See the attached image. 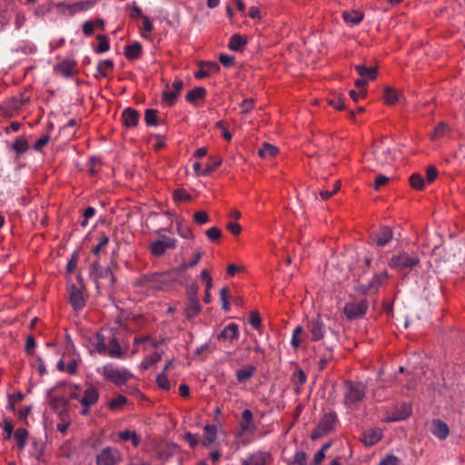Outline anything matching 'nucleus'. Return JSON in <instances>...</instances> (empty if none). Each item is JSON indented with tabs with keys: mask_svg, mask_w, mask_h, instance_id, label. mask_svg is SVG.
Listing matches in <instances>:
<instances>
[{
	"mask_svg": "<svg viewBox=\"0 0 465 465\" xmlns=\"http://www.w3.org/2000/svg\"><path fill=\"white\" fill-rule=\"evenodd\" d=\"M170 276L165 272L145 273L134 281V287L141 288L146 295H152L155 292L163 291L168 286Z\"/></svg>",
	"mask_w": 465,
	"mask_h": 465,
	"instance_id": "1",
	"label": "nucleus"
},
{
	"mask_svg": "<svg viewBox=\"0 0 465 465\" xmlns=\"http://www.w3.org/2000/svg\"><path fill=\"white\" fill-rule=\"evenodd\" d=\"M367 386L361 381H346L343 383V404L347 409L359 407L366 395Z\"/></svg>",
	"mask_w": 465,
	"mask_h": 465,
	"instance_id": "2",
	"label": "nucleus"
},
{
	"mask_svg": "<svg viewBox=\"0 0 465 465\" xmlns=\"http://www.w3.org/2000/svg\"><path fill=\"white\" fill-rule=\"evenodd\" d=\"M97 372L103 376V378L120 387L126 384L132 378L133 373L123 367H118L114 363H107L97 369Z\"/></svg>",
	"mask_w": 465,
	"mask_h": 465,
	"instance_id": "3",
	"label": "nucleus"
},
{
	"mask_svg": "<svg viewBox=\"0 0 465 465\" xmlns=\"http://www.w3.org/2000/svg\"><path fill=\"white\" fill-rule=\"evenodd\" d=\"M419 263L420 258L416 254L410 255L405 252L392 255L389 261V266L400 272L410 271Z\"/></svg>",
	"mask_w": 465,
	"mask_h": 465,
	"instance_id": "4",
	"label": "nucleus"
},
{
	"mask_svg": "<svg viewBox=\"0 0 465 465\" xmlns=\"http://www.w3.org/2000/svg\"><path fill=\"white\" fill-rule=\"evenodd\" d=\"M89 273L97 283V287L102 283V281H104L109 286L114 283L115 279L112 270L109 267L103 268L98 259L93 262Z\"/></svg>",
	"mask_w": 465,
	"mask_h": 465,
	"instance_id": "5",
	"label": "nucleus"
},
{
	"mask_svg": "<svg viewBox=\"0 0 465 465\" xmlns=\"http://www.w3.org/2000/svg\"><path fill=\"white\" fill-rule=\"evenodd\" d=\"M389 274L387 271L375 273L372 279L365 284H359L356 288L357 292L362 294L376 293L379 288L387 282Z\"/></svg>",
	"mask_w": 465,
	"mask_h": 465,
	"instance_id": "6",
	"label": "nucleus"
},
{
	"mask_svg": "<svg viewBox=\"0 0 465 465\" xmlns=\"http://www.w3.org/2000/svg\"><path fill=\"white\" fill-rule=\"evenodd\" d=\"M369 304L364 299L347 302L343 308L346 318L350 321L362 317L366 314Z\"/></svg>",
	"mask_w": 465,
	"mask_h": 465,
	"instance_id": "7",
	"label": "nucleus"
},
{
	"mask_svg": "<svg viewBox=\"0 0 465 465\" xmlns=\"http://www.w3.org/2000/svg\"><path fill=\"white\" fill-rule=\"evenodd\" d=\"M99 396V390L93 384H89L84 391L83 396L79 399V402L83 407L80 413L82 415L88 414L91 407L98 401Z\"/></svg>",
	"mask_w": 465,
	"mask_h": 465,
	"instance_id": "8",
	"label": "nucleus"
},
{
	"mask_svg": "<svg viewBox=\"0 0 465 465\" xmlns=\"http://www.w3.org/2000/svg\"><path fill=\"white\" fill-rule=\"evenodd\" d=\"M183 87V82L181 79H175L170 86L166 84L165 89L162 94L163 102L166 106L172 107L175 104L177 98L179 97Z\"/></svg>",
	"mask_w": 465,
	"mask_h": 465,
	"instance_id": "9",
	"label": "nucleus"
},
{
	"mask_svg": "<svg viewBox=\"0 0 465 465\" xmlns=\"http://www.w3.org/2000/svg\"><path fill=\"white\" fill-rule=\"evenodd\" d=\"M122 460L120 451L114 447H105L96 455V465H117Z\"/></svg>",
	"mask_w": 465,
	"mask_h": 465,
	"instance_id": "10",
	"label": "nucleus"
},
{
	"mask_svg": "<svg viewBox=\"0 0 465 465\" xmlns=\"http://www.w3.org/2000/svg\"><path fill=\"white\" fill-rule=\"evenodd\" d=\"M372 154L380 165L391 164L394 160L391 148L382 141L374 143L372 146Z\"/></svg>",
	"mask_w": 465,
	"mask_h": 465,
	"instance_id": "11",
	"label": "nucleus"
},
{
	"mask_svg": "<svg viewBox=\"0 0 465 465\" xmlns=\"http://www.w3.org/2000/svg\"><path fill=\"white\" fill-rule=\"evenodd\" d=\"M337 422L338 418L335 412L325 413L319 421L313 437H321L334 430Z\"/></svg>",
	"mask_w": 465,
	"mask_h": 465,
	"instance_id": "12",
	"label": "nucleus"
},
{
	"mask_svg": "<svg viewBox=\"0 0 465 465\" xmlns=\"http://www.w3.org/2000/svg\"><path fill=\"white\" fill-rule=\"evenodd\" d=\"M307 329L311 333V340L313 341L323 339L326 332L325 324L320 315H317L316 318H312L308 322Z\"/></svg>",
	"mask_w": 465,
	"mask_h": 465,
	"instance_id": "13",
	"label": "nucleus"
},
{
	"mask_svg": "<svg viewBox=\"0 0 465 465\" xmlns=\"http://www.w3.org/2000/svg\"><path fill=\"white\" fill-rule=\"evenodd\" d=\"M176 246V240L163 236L162 240H157L150 244V252L155 256H162L167 249H173Z\"/></svg>",
	"mask_w": 465,
	"mask_h": 465,
	"instance_id": "14",
	"label": "nucleus"
},
{
	"mask_svg": "<svg viewBox=\"0 0 465 465\" xmlns=\"http://www.w3.org/2000/svg\"><path fill=\"white\" fill-rule=\"evenodd\" d=\"M29 98L25 97L23 95L15 96L11 99L6 100L4 103L3 110L5 111V114L6 116L12 117L15 113H17L23 105L28 103Z\"/></svg>",
	"mask_w": 465,
	"mask_h": 465,
	"instance_id": "15",
	"label": "nucleus"
},
{
	"mask_svg": "<svg viewBox=\"0 0 465 465\" xmlns=\"http://www.w3.org/2000/svg\"><path fill=\"white\" fill-rule=\"evenodd\" d=\"M315 357L318 359L319 370L322 371L333 360V352L331 348L320 344L316 348Z\"/></svg>",
	"mask_w": 465,
	"mask_h": 465,
	"instance_id": "16",
	"label": "nucleus"
},
{
	"mask_svg": "<svg viewBox=\"0 0 465 465\" xmlns=\"http://www.w3.org/2000/svg\"><path fill=\"white\" fill-rule=\"evenodd\" d=\"M382 430L379 428H371L362 431L360 438L365 447H371L382 439Z\"/></svg>",
	"mask_w": 465,
	"mask_h": 465,
	"instance_id": "17",
	"label": "nucleus"
},
{
	"mask_svg": "<svg viewBox=\"0 0 465 465\" xmlns=\"http://www.w3.org/2000/svg\"><path fill=\"white\" fill-rule=\"evenodd\" d=\"M198 70L194 73L196 79H203L220 71V65L216 62H199Z\"/></svg>",
	"mask_w": 465,
	"mask_h": 465,
	"instance_id": "18",
	"label": "nucleus"
},
{
	"mask_svg": "<svg viewBox=\"0 0 465 465\" xmlns=\"http://www.w3.org/2000/svg\"><path fill=\"white\" fill-rule=\"evenodd\" d=\"M69 301L74 311H80L84 307V299L82 292L74 285L69 287Z\"/></svg>",
	"mask_w": 465,
	"mask_h": 465,
	"instance_id": "19",
	"label": "nucleus"
},
{
	"mask_svg": "<svg viewBox=\"0 0 465 465\" xmlns=\"http://www.w3.org/2000/svg\"><path fill=\"white\" fill-rule=\"evenodd\" d=\"M271 458L269 452L257 451L242 460V465H267Z\"/></svg>",
	"mask_w": 465,
	"mask_h": 465,
	"instance_id": "20",
	"label": "nucleus"
},
{
	"mask_svg": "<svg viewBox=\"0 0 465 465\" xmlns=\"http://www.w3.org/2000/svg\"><path fill=\"white\" fill-rule=\"evenodd\" d=\"M239 334L240 332L238 325L234 322H232L218 333L217 339L219 341H229L232 342L239 338Z\"/></svg>",
	"mask_w": 465,
	"mask_h": 465,
	"instance_id": "21",
	"label": "nucleus"
},
{
	"mask_svg": "<svg viewBox=\"0 0 465 465\" xmlns=\"http://www.w3.org/2000/svg\"><path fill=\"white\" fill-rule=\"evenodd\" d=\"M393 233L389 226H382L379 232L372 235V241L381 247L388 244L392 239Z\"/></svg>",
	"mask_w": 465,
	"mask_h": 465,
	"instance_id": "22",
	"label": "nucleus"
},
{
	"mask_svg": "<svg viewBox=\"0 0 465 465\" xmlns=\"http://www.w3.org/2000/svg\"><path fill=\"white\" fill-rule=\"evenodd\" d=\"M430 431L440 440H445L450 434V429L447 423L439 419L432 420Z\"/></svg>",
	"mask_w": 465,
	"mask_h": 465,
	"instance_id": "23",
	"label": "nucleus"
},
{
	"mask_svg": "<svg viewBox=\"0 0 465 465\" xmlns=\"http://www.w3.org/2000/svg\"><path fill=\"white\" fill-rule=\"evenodd\" d=\"M240 429L244 432L254 431L256 429L253 414L251 410L246 409L242 412L241 421H240Z\"/></svg>",
	"mask_w": 465,
	"mask_h": 465,
	"instance_id": "24",
	"label": "nucleus"
},
{
	"mask_svg": "<svg viewBox=\"0 0 465 465\" xmlns=\"http://www.w3.org/2000/svg\"><path fill=\"white\" fill-rule=\"evenodd\" d=\"M122 118L126 127H135L138 124L140 114L137 110L127 107L123 111Z\"/></svg>",
	"mask_w": 465,
	"mask_h": 465,
	"instance_id": "25",
	"label": "nucleus"
},
{
	"mask_svg": "<svg viewBox=\"0 0 465 465\" xmlns=\"http://www.w3.org/2000/svg\"><path fill=\"white\" fill-rule=\"evenodd\" d=\"M106 354L114 359H121L124 357V352L115 336H112L108 341L106 346Z\"/></svg>",
	"mask_w": 465,
	"mask_h": 465,
	"instance_id": "26",
	"label": "nucleus"
},
{
	"mask_svg": "<svg viewBox=\"0 0 465 465\" xmlns=\"http://www.w3.org/2000/svg\"><path fill=\"white\" fill-rule=\"evenodd\" d=\"M306 381L307 375L300 367H297L291 377V381L296 393L299 394L302 391V386L306 383Z\"/></svg>",
	"mask_w": 465,
	"mask_h": 465,
	"instance_id": "27",
	"label": "nucleus"
},
{
	"mask_svg": "<svg viewBox=\"0 0 465 465\" xmlns=\"http://www.w3.org/2000/svg\"><path fill=\"white\" fill-rule=\"evenodd\" d=\"M76 68V63L71 60H64L61 63H59L55 67V72L64 76V77H70L72 76Z\"/></svg>",
	"mask_w": 465,
	"mask_h": 465,
	"instance_id": "28",
	"label": "nucleus"
},
{
	"mask_svg": "<svg viewBox=\"0 0 465 465\" xmlns=\"http://www.w3.org/2000/svg\"><path fill=\"white\" fill-rule=\"evenodd\" d=\"M89 342L94 351L98 352L99 354L106 353V340L101 333L96 332L93 334L89 340Z\"/></svg>",
	"mask_w": 465,
	"mask_h": 465,
	"instance_id": "29",
	"label": "nucleus"
},
{
	"mask_svg": "<svg viewBox=\"0 0 465 465\" xmlns=\"http://www.w3.org/2000/svg\"><path fill=\"white\" fill-rule=\"evenodd\" d=\"M201 312V304L197 297H190L188 299L186 308L184 311L187 319H193L197 316Z\"/></svg>",
	"mask_w": 465,
	"mask_h": 465,
	"instance_id": "30",
	"label": "nucleus"
},
{
	"mask_svg": "<svg viewBox=\"0 0 465 465\" xmlns=\"http://www.w3.org/2000/svg\"><path fill=\"white\" fill-rule=\"evenodd\" d=\"M143 52L142 45L139 42H134L124 47V56L127 60L134 61L140 58Z\"/></svg>",
	"mask_w": 465,
	"mask_h": 465,
	"instance_id": "31",
	"label": "nucleus"
},
{
	"mask_svg": "<svg viewBox=\"0 0 465 465\" xmlns=\"http://www.w3.org/2000/svg\"><path fill=\"white\" fill-rule=\"evenodd\" d=\"M50 407L59 415H63L67 411L68 401L63 396H56L50 400Z\"/></svg>",
	"mask_w": 465,
	"mask_h": 465,
	"instance_id": "32",
	"label": "nucleus"
},
{
	"mask_svg": "<svg viewBox=\"0 0 465 465\" xmlns=\"http://www.w3.org/2000/svg\"><path fill=\"white\" fill-rule=\"evenodd\" d=\"M248 40L246 36L235 34L231 36L228 47L232 51L239 52L246 46Z\"/></svg>",
	"mask_w": 465,
	"mask_h": 465,
	"instance_id": "33",
	"label": "nucleus"
},
{
	"mask_svg": "<svg viewBox=\"0 0 465 465\" xmlns=\"http://www.w3.org/2000/svg\"><path fill=\"white\" fill-rule=\"evenodd\" d=\"M256 372V367L253 365H245L242 369H239L235 375L239 383L245 382L251 380Z\"/></svg>",
	"mask_w": 465,
	"mask_h": 465,
	"instance_id": "34",
	"label": "nucleus"
},
{
	"mask_svg": "<svg viewBox=\"0 0 465 465\" xmlns=\"http://www.w3.org/2000/svg\"><path fill=\"white\" fill-rule=\"evenodd\" d=\"M11 149L15 151V157L19 158L20 155L25 153L29 150V144L25 136H19L15 138L11 145Z\"/></svg>",
	"mask_w": 465,
	"mask_h": 465,
	"instance_id": "35",
	"label": "nucleus"
},
{
	"mask_svg": "<svg viewBox=\"0 0 465 465\" xmlns=\"http://www.w3.org/2000/svg\"><path fill=\"white\" fill-rule=\"evenodd\" d=\"M217 437V428L215 425L207 424L203 428V445L210 446L213 443Z\"/></svg>",
	"mask_w": 465,
	"mask_h": 465,
	"instance_id": "36",
	"label": "nucleus"
},
{
	"mask_svg": "<svg viewBox=\"0 0 465 465\" xmlns=\"http://www.w3.org/2000/svg\"><path fill=\"white\" fill-rule=\"evenodd\" d=\"M207 94V90L204 87H195L187 92L185 94L186 102L190 104L195 103L197 100L204 99Z\"/></svg>",
	"mask_w": 465,
	"mask_h": 465,
	"instance_id": "37",
	"label": "nucleus"
},
{
	"mask_svg": "<svg viewBox=\"0 0 465 465\" xmlns=\"http://www.w3.org/2000/svg\"><path fill=\"white\" fill-rule=\"evenodd\" d=\"M118 437L122 441H131L133 447L137 448L141 443V436L134 430H123L118 433Z\"/></svg>",
	"mask_w": 465,
	"mask_h": 465,
	"instance_id": "38",
	"label": "nucleus"
},
{
	"mask_svg": "<svg viewBox=\"0 0 465 465\" xmlns=\"http://www.w3.org/2000/svg\"><path fill=\"white\" fill-rule=\"evenodd\" d=\"M358 74L367 81H372L377 77V70L375 67H367L364 64H358L355 66Z\"/></svg>",
	"mask_w": 465,
	"mask_h": 465,
	"instance_id": "39",
	"label": "nucleus"
},
{
	"mask_svg": "<svg viewBox=\"0 0 465 465\" xmlns=\"http://www.w3.org/2000/svg\"><path fill=\"white\" fill-rule=\"evenodd\" d=\"M364 15L362 12L351 10L342 13V18L347 24L356 25L363 20Z\"/></svg>",
	"mask_w": 465,
	"mask_h": 465,
	"instance_id": "40",
	"label": "nucleus"
},
{
	"mask_svg": "<svg viewBox=\"0 0 465 465\" xmlns=\"http://www.w3.org/2000/svg\"><path fill=\"white\" fill-rule=\"evenodd\" d=\"M278 153V147L268 143H263L258 151L259 156L263 159L272 158L277 155Z\"/></svg>",
	"mask_w": 465,
	"mask_h": 465,
	"instance_id": "41",
	"label": "nucleus"
},
{
	"mask_svg": "<svg viewBox=\"0 0 465 465\" xmlns=\"http://www.w3.org/2000/svg\"><path fill=\"white\" fill-rule=\"evenodd\" d=\"M163 351H154L147 356L144 357L141 363V367L143 370L150 369L153 364L157 363L161 361L163 357Z\"/></svg>",
	"mask_w": 465,
	"mask_h": 465,
	"instance_id": "42",
	"label": "nucleus"
},
{
	"mask_svg": "<svg viewBox=\"0 0 465 465\" xmlns=\"http://www.w3.org/2000/svg\"><path fill=\"white\" fill-rule=\"evenodd\" d=\"M114 64L113 60L106 59L99 62L97 71L102 77H107L114 70Z\"/></svg>",
	"mask_w": 465,
	"mask_h": 465,
	"instance_id": "43",
	"label": "nucleus"
},
{
	"mask_svg": "<svg viewBox=\"0 0 465 465\" xmlns=\"http://www.w3.org/2000/svg\"><path fill=\"white\" fill-rule=\"evenodd\" d=\"M223 163L221 157H209V163L206 164L205 168L201 172V175L206 176L214 172Z\"/></svg>",
	"mask_w": 465,
	"mask_h": 465,
	"instance_id": "44",
	"label": "nucleus"
},
{
	"mask_svg": "<svg viewBox=\"0 0 465 465\" xmlns=\"http://www.w3.org/2000/svg\"><path fill=\"white\" fill-rule=\"evenodd\" d=\"M15 438L16 440L18 449L22 450L26 445L28 431L24 428H18L15 431Z\"/></svg>",
	"mask_w": 465,
	"mask_h": 465,
	"instance_id": "45",
	"label": "nucleus"
},
{
	"mask_svg": "<svg viewBox=\"0 0 465 465\" xmlns=\"http://www.w3.org/2000/svg\"><path fill=\"white\" fill-rule=\"evenodd\" d=\"M384 103L388 105H392L396 104V102L399 100V93L397 90L393 89L392 87H386L384 89Z\"/></svg>",
	"mask_w": 465,
	"mask_h": 465,
	"instance_id": "46",
	"label": "nucleus"
},
{
	"mask_svg": "<svg viewBox=\"0 0 465 465\" xmlns=\"http://www.w3.org/2000/svg\"><path fill=\"white\" fill-rule=\"evenodd\" d=\"M109 242V236L102 232L98 237L97 244L93 248L92 252L98 258L104 248Z\"/></svg>",
	"mask_w": 465,
	"mask_h": 465,
	"instance_id": "47",
	"label": "nucleus"
},
{
	"mask_svg": "<svg viewBox=\"0 0 465 465\" xmlns=\"http://www.w3.org/2000/svg\"><path fill=\"white\" fill-rule=\"evenodd\" d=\"M449 131V126L445 123H440L435 126L430 134L431 140H438L443 137Z\"/></svg>",
	"mask_w": 465,
	"mask_h": 465,
	"instance_id": "48",
	"label": "nucleus"
},
{
	"mask_svg": "<svg viewBox=\"0 0 465 465\" xmlns=\"http://www.w3.org/2000/svg\"><path fill=\"white\" fill-rule=\"evenodd\" d=\"M128 400L124 395H118L116 398L111 400L108 402V407L112 411L121 410L126 403Z\"/></svg>",
	"mask_w": 465,
	"mask_h": 465,
	"instance_id": "49",
	"label": "nucleus"
},
{
	"mask_svg": "<svg viewBox=\"0 0 465 465\" xmlns=\"http://www.w3.org/2000/svg\"><path fill=\"white\" fill-rule=\"evenodd\" d=\"M96 38H97L99 44L94 48V52L97 54H103V53L107 52L110 49L108 37L104 35H97Z\"/></svg>",
	"mask_w": 465,
	"mask_h": 465,
	"instance_id": "50",
	"label": "nucleus"
},
{
	"mask_svg": "<svg viewBox=\"0 0 465 465\" xmlns=\"http://www.w3.org/2000/svg\"><path fill=\"white\" fill-rule=\"evenodd\" d=\"M157 110L146 109L144 112V121L148 126H156L158 124Z\"/></svg>",
	"mask_w": 465,
	"mask_h": 465,
	"instance_id": "51",
	"label": "nucleus"
},
{
	"mask_svg": "<svg viewBox=\"0 0 465 465\" xmlns=\"http://www.w3.org/2000/svg\"><path fill=\"white\" fill-rule=\"evenodd\" d=\"M95 25H98V26H100L103 29L104 22L102 20H97L95 22H92V21L84 22V25H83V32H84V34L86 36L92 35L94 34V26Z\"/></svg>",
	"mask_w": 465,
	"mask_h": 465,
	"instance_id": "52",
	"label": "nucleus"
},
{
	"mask_svg": "<svg viewBox=\"0 0 465 465\" xmlns=\"http://www.w3.org/2000/svg\"><path fill=\"white\" fill-rule=\"evenodd\" d=\"M249 324L257 331H260L262 329V319L261 315L258 311H252L251 312L249 315Z\"/></svg>",
	"mask_w": 465,
	"mask_h": 465,
	"instance_id": "53",
	"label": "nucleus"
},
{
	"mask_svg": "<svg viewBox=\"0 0 465 465\" xmlns=\"http://www.w3.org/2000/svg\"><path fill=\"white\" fill-rule=\"evenodd\" d=\"M156 383L159 388H161L163 391H170L171 389V383L168 380V377L165 373L160 372L156 377Z\"/></svg>",
	"mask_w": 465,
	"mask_h": 465,
	"instance_id": "54",
	"label": "nucleus"
},
{
	"mask_svg": "<svg viewBox=\"0 0 465 465\" xmlns=\"http://www.w3.org/2000/svg\"><path fill=\"white\" fill-rule=\"evenodd\" d=\"M411 186L415 190H421L424 187V179L419 173H413L410 177Z\"/></svg>",
	"mask_w": 465,
	"mask_h": 465,
	"instance_id": "55",
	"label": "nucleus"
},
{
	"mask_svg": "<svg viewBox=\"0 0 465 465\" xmlns=\"http://www.w3.org/2000/svg\"><path fill=\"white\" fill-rule=\"evenodd\" d=\"M303 333V329L302 326H296L294 330L292 331V336L291 341V345L293 348H298L301 343L302 340L299 338Z\"/></svg>",
	"mask_w": 465,
	"mask_h": 465,
	"instance_id": "56",
	"label": "nucleus"
},
{
	"mask_svg": "<svg viewBox=\"0 0 465 465\" xmlns=\"http://www.w3.org/2000/svg\"><path fill=\"white\" fill-rule=\"evenodd\" d=\"M330 447V444H324L313 456L311 465H320L325 457V450Z\"/></svg>",
	"mask_w": 465,
	"mask_h": 465,
	"instance_id": "57",
	"label": "nucleus"
},
{
	"mask_svg": "<svg viewBox=\"0 0 465 465\" xmlns=\"http://www.w3.org/2000/svg\"><path fill=\"white\" fill-rule=\"evenodd\" d=\"M174 202H182L191 200L190 193L185 189H177L173 193Z\"/></svg>",
	"mask_w": 465,
	"mask_h": 465,
	"instance_id": "58",
	"label": "nucleus"
},
{
	"mask_svg": "<svg viewBox=\"0 0 465 465\" xmlns=\"http://www.w3.org/2000/svg\"><path fill=\"white\" fill-rule=\"evenodd\" d=\"M193 221L195 223L203 225V224L209 223L210 217L206 212L198 211V212H195L193 214Z\"/></svg>",
	"mask_w": 465,
	"mask_h": 465,
	"instance_id": "59",
	"label": "nucleus"
},
{
	"mask_svg": "<svg viewBox=\"0 0 465 465\" xmlns=\"http://www.w3.org/2000/svg\"><path fill=\"white\" fill-rule=\"evenodd\" d=\"M307 456L303 451H297L288 465H306Z\"/></svg>",
	"mask_w": 465,
	"mask_h": 465,
	"instance_id": "60",
	"label": "nucleus"
},
{
	"mask_svg": "<svg viewBox=\"0 0 465 465\" xmlns=\"http://www.w3.org/2000/svg\"><path fill=\"white\" fill-rule=\"evenodd\" d=\"M230 294L229 291L226 287L222 288L220 290V298L222 300V308L224 312H228L230 310L229 299Z\"/></svg>",
	"mask_w": 465,
	"mask_h": 465,
	"instance_id": "61",
	"label": "nucleus"
},
{
	"mask_svg": "<svg viewBox=\"0 0 465 465\" xmlns=\"http://www.w3.org/2000/svg\"><path fill=\"white\" fill-rule=\"evenodd\" d=\"M400 459L393 454H386L378 465H400Z\"/></svg>",
	"mask_w": 465,
	"mask_h": 465,
	"instance_id": "62",
	"label": "nucleus"
},
{
	"mask_svg": "<svg viewBox=\"0 0 465 465\" xmlns=\"http://www.w3.org/2000/svg\"><path fill=\"white\" fill-rule=\"evenodd\" d=\"M205 234L210 241L216 242L221 238L222 232L217 227H211L206 231Z\"/></svg>",
	"mask_w": 465,
	"mask_h": 465,
	"instance_id": "63",
	"label": "nucleus"
},
{
	"mask_svg": "<svg viewBox=\"0 0 465 465\" xmlns=\"http://www.w3.org/2000/svg\"><path fill=\"white\" fill-rule=\"evenodd\" d=\"M50 135L48 134H44L40 137L34 144V150L40 152L49 143Z\"/></svg>",
	"mask_w": 465,
	"mask_h": 465,
	"instance_id": "64",
	"label": "nucleus"
}]
</instances>
